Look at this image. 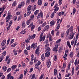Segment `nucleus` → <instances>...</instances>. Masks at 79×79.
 Masks as SVG:
<instances>
[{
    "mask_svg": "<svg viewBox=\"0 0 79 79\" xmlns=\"http://www.w3.org/2000/svg\"><path fill=\"white\" fill-rule=\"evenodd\" d=\"M32 6L31 5L27 7V16H29L31 13V10H32Z\"/></svg>",
    "mask_w": 79,
    "mask_h": 79,
    "instance_id": "f257e3e1",
    "label": "nucleus"
},
{
    "mask_svg": "<svg viewBox=\"0 0 79 79\" xmlns=\"http://www.w3.org/2000/svg\"><path fill=\"white\" fill-rule=\"evenodd\" d=\"M43 36V33H41L40 36V41L42 42V40L44 41L45 40V35H44L43 36V37H42Z\"/></svg>",
    "mask_w": 79,
    "mask_h": 79,
    "instance_id": "f03ea898",
    "label": "nucleus"
},
{
    "mask_svg": "<svg viewBox=\"0 0 79 79\" xmlns=\"http://www.w3.org/2000/svg\"><path fill=\"white\" fill-rule=\"evenodd\" d=\"M12 16L11 15H9L6 17V23H8L11 19Z\"/></svg>",
    "mask_w": 79,
    "mask_h": 79,
    "instance_id": "7ed1b4c3",
    "label": "nucleus"
},
{
    "mask_svg": "<svg viewBox=\"0 0 79 79\" xmlns=\"http://www.w3.org/2000/svg\"><path fill=\"white\" fill-rule=\"evenodd\" d=\"M71 29L70 31V35H69V37L70 39H72L73 37L72 36V34L73 33V28L71 27Z\"/></svg>",
    "mask_w": 79,
    "mask_h": 79,
    "instance_id": "20e7f679",
    "label": "nucleus"
},
{
    "mask_svg": "<svg viewBox=\"0 0 79 79\" xmlns=\"http://www.w3.org/2000/svg\"><path fill=\"white\" fill-rule=\"evenodd\" d=\"M58 45H56L52 49L53 51H54V52H58Z\"/></svg>",
    "mask_w": 79,
    "mask_h": 79,
    "instance_id": "39448f33",
    "label": "nucleus"
},
{
    "mask_svg": "<svg viewBox=\"0 0 79 79\" xmlns=\"http://www.w3.org/2000/svg\"><path fill=\"white\" fill-rule=\"evenodd\" d=\"M31 61H34V63H35V62H37V59H36V58L35 57L34 58V55H31Z\"/></svg>",
    "mask_w": 79,
    "mask_h": 79,
    "instance_id": "423d86ee",
    "label": "nucleus"
},
{
    "mask_svg": "<svg viewBox=\"0 0 79 79\" xmlns=\"http://www.w3.org/2000/svg\"><path fill=\"white\" fill-rule=\"evenodd\" d=\"M68 50H66L65 51V53L64 55L63 56V58H64V60H66L67 59L66 57L67 56V54L66 53H68Z\"/></svg>",
    "mask_w": 79,
    "mask_h": 79,
    "instance_id": "0eeeda50",
    "label": "nucleus"
},
{
    "mask_svg": "<svg viewBox=\"0 0 79 79\" xmlns=\"http://www.w3.org/2000/svg\"><path fill=\"white\" fill-rule=\"evenodd\" d=\"M49 29V25H48L46 26L44 29H43V31H46L47 30H48Z\"/></svg>",
    "mask_w": 79,
    "mask_h": 79,
    "instance_id": "6e6552de",
    "label": "nucleus"
},
{
    "mask_svg": "<svg viewBox=\"0 0 79 79\" xmlns=\"http://www.w3.org/2000/svg\"><path fill=\"white\" fill-rule=\"evenodd\" d=\"M38 15L37 18H39L40 17V16L41 17H42L43 16V13H42V12H40V14H38Z\"/></svg>",
    "mask_w": 79,
    "mask_h": 79,
    "instance_id": "1a4fd4ad",
    "label": "nucleus"
},
{
    "mask_svg": "<svg viewBox=\"0 0 79 79\" xmlns=\"http://www.w3.org/2000/svg\"><path fill=\"white\" fill-rule=\"evenodd\" d=\"M6 8V5H4L2 8H0V11H4Z\"/></svg>",
    "mask_w": 79,
    "mask_h": 79,
    "instance_id": "9d476101",
    "label": "nucleus"
},
{
    "mask_svg": "<svg viewBox=\"0 0 79 79\" xmlns=\"http://www.w3.org/2000/svg\"><path fill=\"white\" fill-rule=\"evenodd\" d=\"M50 55V52L48 51L45 54V56L46 57H48Z\"/></svg>",
    "mask_w": 79,
    "mask_h": 79,
    "instance_id": "9b49d317",
    "label": "nucleus"
},
{
    "mask_svg": "<svg viewBox=\"0 0 79 79\" xmlns=\"http://www.w3.org/2000/svg\"><path fill=\"white\" fill-rule=\"evenodd\" d=\"M37 45H35V44H33L31 45V48H33V49H35V48L37 47Z\"/></svg>",
    "mask_w": 79,
    "mask_h": 79,
    "instance_id": "f8f14e48",
    "label": "nucleus"
},
{
    "mask_svg": "<svg viewBox=\"0 0 79 79\" xmlns=\"http://www.w3.org/2000/svg\"><path fill=\"white\" fill-rule=\"evenodd\" d=\"M6 44V40H4L1 43L2 46H4Z\"/></svg>",
    "mask_w": 79,
    "mask_h": 79,
    "instance_id": "ddd939ff",
    "label": "nucleus"
},
{
    "mask_svg": "<svg viewBox=\"0 0 79 79\" xmlns=\"http://www.w3.org/2000/svg\"><path fill=\"white\" fill-rule=\"evenodd\" d=\"M41 60H42V61H44V60H45V56L44 54H43L42 55Z\"/></svg>",
    "mask_w": 79,
    "mask_h": 79,
    "instance_id": "4468645a",
    "label": "nucleus"
},
{
    "mask_svg": "<svg viewBox=\"0 0 79 79\" xmlns=\"http://www.w3.org/2000/svg\"><path fill=\"white\" fill-rule=\"evenodd\" d=\"M26 26V24L25 23V22H23L22 23V28H24Z\"/></svg>",
    "mask_w": 79,
    "mask_h": 79,
    "instance_id": "2eb2a0df",
    "label": "nucleus"
},
{
    "mask_svg": "<svg viewBox=\"0 0 79 79\" xmlns=\"http://www.w3.org/2000/svg\"><path fill=\"white\" fill-rule=\"evenodd\" d=\"M71 28L70 29V30L69 29H68L66 31V34L67 35H68L69 34V33L71 32Z\"/></svg>",
    "mask_w": 79,
    "mask_h": 79,
    "instance_id": "dca6fc26",
    "label": "nucleus"
},
{
    "mask_svg": "<svg viewBox=\"0 0 79 79\" xmlns=\"http://www.w3.org/2000/svg\"><path fill=\"white\" fill-rule=\"evenodd\" d=\"M17 66L16 65H13L11 67V68L12 69L13 71H14L16 69V68L17 67Z\"/></svg>",
    "mask_w": 79,
    "mask_h": 79,
    "instance_id": "f3484780",
    "label": "nucleus"
},
{
    "mask_svg": "<svg viewBox=\"0 0 79 79\" xmlns=\"http://www.w3.org/2000/svg\"><path fill=\"white\" fill-rule=\"evenodd\" d=\"M67 44L68 46V47H69V48H71V46L70 45V43H69V41L67 42Z\"/></svg>",
    "mask_w": 79,
    "mask_h": 79,
    "instance_id": "a211bd4d",
    "label": "nucleus"
},
{
    "mask_svg": "<svg viewBox=\"0 0 79 79\" xmlns=\"http://www.w3.org/2000/svg\"><path fill=\"white\" fill-rule=\"evenodd\" d=\"M60 25L58 24L56 27V28L55 30V31H57L59 29V28H60Z\"/></svg>",
    "mask_w": 79,
    "mask_h": 79,
    "instance_id": "6ab92c4d",
    "label": "nucleus"
},
{
    "mask_svg": "<svg viewBox=\"0 0 79 79\" xmlns=\"http://www.w3.org/2000/svg\"><path fill=\"white\" fill-rule=\"evenodd\" d=\"M47 64H48L47 66L48 67H50V65H51V61H49L47 63Z\"/></svg>",
    "mask_w": 79,
    "mask_h": 79,
    "instance_id": "aec40b11",
    "label": "nucleus"
},
{
    "mask_svg": "<svg viewBox=\"0 0 79 79\" xmlns=\"http://www.w3.org/2000/svg\"><path fill=\"white\" fill-rule=\"evenodd\" d=\"M54 75H55V76L56 75V74H57V70L56 69H55L54 70Z\"/></svg>",
    "mask_w": 79,
    "mask_h": 79,
    "instance_id": "412c9836",
    "label": "nucleus"
},
{
    "mask_svg": "<svg viewBox=\"0 0 79 79\" xmlns=\"http://www.w3.org/2000/svg\"><path fill=\"white\" fill-rule=\"evenodd\" d=\"M42 1L40 0H38V5L40 6V5H41V4H42Z\"/></svg>",
    "mask_w": 79,
    "mask_h": 79,
    "instance_id": "4be33fe9",
    "label": "nucleus"
},
{
    "mask_svg": "<svg viewBox=\"0 0 79 79\" xmlns=\"http://www.w3.org/2000/svg\"><path fill=\"white\" fill-rule=\"evenodd\" d=\"M41 64L40 61H38L37 63H36L35 66H39Z\"/></svg>",
    "mask_w": 79,
    "mask_h": 79,
    "instance_id": "5701e85b",
    "label": "nucleus"
},
{
    "mask_svg": "<svg viewBox=\"0 0 79 79\" xmlns=\"http://www.w3.org/2000/svg\"><path fill=\"white\" fill-rule=\"evenodd\" d=\"M46 49L45 50V52H48V51H50V48L49 47H47V48H46Z\"/></svg>",
    "mask_w": 79,
    "mask_h": 79,
    "instance_id": "b1692460",
    "label": "nucleus"
},
{
    "mask_svg": "<svg viewBox=\"0 0 79 79\" xmlns=\"http://www.w3.org/2000/svg\"><path fill=\"white\" fill-rule=\"evenodd\" d=\"M50 23L51 26H52V25H54L55 24V22L54 21H52L50 22Z\"/></svg>",
    "mask_w": 79,
    "mask_h": 79,
    "instance_id": "393cba45",
    "label": "nucleus"
},
{
    "mask_svg": "<svg viewBox=\"0 0 79 79\" xmlns=\"http://www.w3.org/2000/svg\"><path fill=\"white\" fill-rule=\"evenodd\" d=\"M31 19H29L27 21V25H29V24H30V23H31Z\"/></svg>",
    "mask_w": 79,
    "mask_h": 79,
    "instance_id": "a878e982",
    "label": "nucleus"
},
{
    "mask_svg": "<svg viewBox=\"0 0 79 79\" xmlns=\"http://www.w3.org/2000/svg\"><path fill=\"white\" fill-rule=\"evenodd\" d=\"M24 53L25 55H28V53L27 52V51L26 50H24Z\"/></svg>",
    "mask_w": 79,
    "mask_h": 79,
    "instance_id": "bb28decb",
    "label": "nucleus"
},
{
    "mask_svg": "<svg viewBox=\"0 0 79 79\" xmlns=\"http://www.w3.org/2000/svg\"><path fill=\"white\" fill-rule=\"evenodd\" d=\"M38 48L36 50V51H35V53L37 54L39 52V48L38 47Z\"/></svg>",
    "mask_w": 79,
    "mask_h": 79,
    "instance_id": "cd10ccee",
    "label": "nucleus"
},
{
    "mask_svg": "<svg viewBox=\"0 0 79 79\" xmlns=\"http://www.w3.org/2000/svg\"><path fill=\"white\" fill-rule=\"evenodd\" d=\"M13 52H14L15 55L16 56L17 55V53H16V52H17L16 51V50H15V49H14L13 50Z\"/></svg>",
    "mask_w": 79,
    "mask_h": 79,
    "instance_id": "c85d7f7f",
    "label": "nucleus"
},
{
    "mask_svg": "<svg viewBox=\"0 0 79 79\" xmlns=\"http://www.w3.org/2000/svg\"><path fill=\"white\" fill-rule=\"evenodd\" d=\"M54 59L55 60V61H56V60H57V56L56 55H55Z\"/></svg>",
    "mask_w": 79,
    "mask_h": 79,
    "instance_id": "c756f323",
    "label": "nucleus"
},
{
    "mask_svg": "<svg viewBox=\"0 0 79 79\" xmlns=\"http://www.w3.org/2000/svg\"><path fill=\"white\" fill-rule=\"evenodd\" d=\"M77 59H76L74 62V64L75 65V66H76L77 64V65L78 64H77Z\"/></svg>",
    "mask_w": 79,
    "mask_h": 79,
    "instance_id": "7c9ffc66",
    "label": "nucleus"
},
{
    "mask_svg": "<svg viewBox=\"0 0 79 79\" xmlns=\"http://www.w3.org/2000/svg\"><path fill=\"white\" fill-rule=\"evenodd\" d=\"M3 70L4 71H6V69H7V68L6 66H4L3 67Z\"/></svg>",
    "mask_w": 79,
    "mask_h": 79,
    "instance_id": "2f4dec72",
    "label": "nucleus"
},
{
    "mask_svg": "<svg viewBox=\"0 0 79 79\" xmlns=\"http://www.w3.org/2000/svg\"><path fill=\"white\" fill-rule=\"evenodd\" d=\"M20 33L21 34H25V33H26V31L24 30L22 31Z\"/></svg>",
    "mask_w": 79,
    "mask_h": 79,
    "instance_id": "473e14b6",
    "label": "nucleus"
},
{
    "mask_svg": "<svg viewBox=\"0 0 79 79\" xmlns=\"http://www.w3.org/2000/svg\"><path fill=\"white\" fill-rule=\"evenodd\" d=\"M54 16H55L54 13H52L51 15V18H53L54 17Z\"/></svg>",
    "mask_w": 79,
    "mask_h": 79,
    "instance_id": "72a5a7b5",
    "label": "nucleus"
},
{
    "mask_svg": "<svg viewBox=\"0 0 79 79\" xmlns=\"http://www.w3.org/2000/svg\"><path fill=\"white\" fill-rule=\"evenodd\" d=\"M10 40H11V39L9 38L8 39L7 43V45H8V44H9V42H10Z\"/></svg>",
    "mask_w": 79,
    "mask_h": 79,
    "instance_id": "f704fd0d",
    "label": "nucleus"
},
{
    "mask_svg": "<svg viewBox=\"0 0 79 79\" xmlns=\"http://www.w3.org/2000/svg\"><path fill=\"white\" fill-rule=\"evenodd\" d=\"M39 12V10H36L34 13L35 15H37Z\"/></svg>",
    "mask_w": 79,
    "mask_h": 79,
    "instance_id": "c9c22d12",
    "label": "nucleus"
},
{
    "mask_svg": "<svg viewBox=\"0 0 79 79\" xmlns=\"http://www.w3.org/2000/svg\"><path fill=\"white\" fill-rule=\"evenodd\" d=\"M76 10L75 8H74L73 9V15H74V14L75 13H76Z\"/></svg>",
    "mask_w": 79,
    "mask_h": 79,
    "instance_id": "e433bc0d",
    "label": "nucleus"
},
{
    "mask_svg": "<svg viewBox=\"0 0 79 79\" xmlns=\"http://www.w3.org/2000/svg\"><path fill=\"white\" fill-rule=\"evenodd\" d=\"M17 19V17H16V16H15L14 17V21H16Z\"/></svg>",
    "mask_w": 79,
    "mask_h": 79,
    "instance_id": "4c0bfd02",
    "label": "nucleus"
},
{
    "mask_svg": "<svg viewBox=\"0 0 79 79\" xmlns=\"http://www.w3.org/2000/svg\"><path fill=\"white\" fill-rule=\"evenodd\" d=\"M16 5V2H13V3L12 4V6H15Z\"/></svg>",
    "mask_w": 79,
    "mask_h": 79,
    "instance_id": "58836bf2",
    "label": "nucleus"
},
{
    "mask_svg": "<svg viewBox=\"0 0 79 79\" xmlns=\"http://www.w3.org/2000/svg\"><path fill=\"white\" fill-rule=\"evenodd\" d=\"M6 55V51H5L4 52H3L2 54V56H5Z\"/></svg>",
    "mask_w": 79,
    "mask_h": 79,
    "instance_id": "ea45409f",
    "label": "nucleus"
},
{
    "mask_svg": "<svg viewBox=\"0 0 79 79\" xmlns=\"http://www.w3.org/2000/svg\"><path fill=\"white\" fill-rule=\"evenodd\" d=\"M35 25H33L31 27V30L33 31V29L34 28V27H35Z\"/></svg>",
    "mask_w": 79,
    "mask_h": 79,
    "instance_id": "a19ab883",
    "label": "nucleus"
},
{
    "mask_svg": "<svg viewBox=\"0 0 79 79\" xmlns=\"http://www.w3.org/2000/svg\"><path fill=\"white\" fill-rule=\"evenodd\" d=\"M27 50H29L31 49V46H28L27 48H26Z\"/></svg>",
    "mask_w": 79,
    "mask_h": 79,
    "instance_id": "79ce46f5",
    "label": "nucleus"
},
{
    "mask_svg": "<svg viewBox=\"0 0 79 79\" xmlns=\"http://www.w3.org/2000/svg\"><path fill=\"white\" fill-rule=\"evenodd\" d=\"M36 8V5L34 6L32 8L33 10V11H34V10H35V9Z\"/></svg>",
    "mask_w": 79,
    "mask_h": 79,
    "instance_id": "37998d69",
    "label": "nucleus"
},
{
    "mask_svg": "<svg viewBox=\"0 0 79 79\" xmlns=\"http://www.w3.org/2000/svg\"><path fill=\"white\" fill-rule=\"evenodd\" d=\"M11 77V74L9 73L8 74V75L7 76V79H8L10 78V77Z\"/></svg>",
    "mask_w": 79,
    "mask_h": 79,
    "instance_id": "c03bdc74",
    "label": "nucleus"
},
{
    "mask_svg": "<svg viewBox=\"0 0 79 79\" xmlns=\"http://www.w3.org/2000/svg\"><path fill=\"white\" fill-rule=\"evenodd\" d=\"M23 75L21 74L19 79H22V78H23Z\"/></svg>",
    "mask_w": 79,
    "mask_h": 79,
    "instance_id": "a18cd8bd",
    "label": "nucleus"
},
{
    "mask_svg": "<svg viewBox=\"0 0 79 79\" xmlns=\"http://www.w3.org/2000/svg\"><path fill=\"white\" fill-rule=\"evenodd\" d=\"M60 42H61V39H59L56 41V44H59Z\"/></svg>",
    "mask_w": 79,
    "mask_h": 79,
    "instance_id": "49530a36",
    "label": "nucleus"
},
{
    "mask_svg": "<svg viewBox=\"0 0 79 79\" xmlns=\"http://www.w3.org/2000/svg\"><path fill=\"white\" fill-rule=\"evenodd\" d=\"M6 12H5L4 13V15L3 16V17L4 18H5V16H6Z\"/></svg>",
    "mask_w": 79,
    "mask_h": 79,
    "instance_id": "de8ad7c7",
    "label": "nucleus"
},
{
    "mask_svg": "<svg viewBox=\"0 0 79 79\" xmlns=\"http://www.w3.org/2000/svg\"><path fill=\"white\" fill-rule=\"evenodd\" d=\"M27 69H25L24 70V76H26V73H27Z\"/></svg>",
    "mask_w": 79,
    "mask_h": 79,
    "instance_id": "09e8293b",
    "label": "nucleus"
},
{
    "mask_svg": "<svg viewBox=\"0 0 79 79\" xmlns=\"http://www.w3.org/2000/svg\"><path fill=\"white\" fill-rule=\"evenodd\" d=\"M10 61H11V59L10 58L8 59V60L7 61V64H10Z\"/></svg>",
    "mask_w": 79,
    "mask_h": 79,
    "instance_id": "8fccbe9b",
    "label": "nucleus"
},
{
    "mask_svg": "<svg viewBox=\"0 0 79 79\" xmlns=\"http://www.w3.org/2000/svg\"><path fill=\"white\" fill-rule=\"evenodd\" d=\"M71 66V63H69L68 65V68L69 69V70L70 69V66Z\"/></svg>",
    "mask_w": 79,
    "mask_h": 79,
    "instance_id": "3c124183",
    "label": "nucleus"
},
{
    "mask_svg": "<svg viewBox=\"0 0 79 79\" xmlns=\"http://www.w3.org/2000/svg\"><path fill=\"white\" fill-rule=\"evenodd\" d=\"M79 65H77L75 69V70L76 71H77L78 70V69H79Z\"/></svg>",
    "mask_w": 79,
    "mask_h": 79,
    "instance_id": "603ef678",
    "label": "nucleus"
},
{
    "mask_svg": "<svg viewBox=\"0 0 79 79\" xmlns=\"http://www.w3.org/2000/svg\"><path fill=\"white\" fill-rule=\"evenodd\" d=\"M73 52H71L70 53V57H73Z\"/></svg>",
    "mask_w": 79,
    "mask_h": 79,
    "instance_id": "864d4df0",
    "label": "nucleus"
},
{
    "mask_svg": "<svg viewBox=\"0 0 79 79\" xmlns=\"http://www.w3.org/2000/svg\"><path fill=\"white\" fill-rule=\"evenodd\" d=\"M14 40H14V39L11 40V42H10V44H12V43H13V42H14Z\"/></svg>",
    "mask_w": 79,
    "mask_h": 79,
    "instance_id": "5fc2aeb1",
    "label": "nucleus"
},
{
    "mask_svg": "<svg viewBox=\"0 0 79 79\" xmlns=\"http://www.w3.org/2000/svg\"><path fill=\"white\" fill-rule=\"evenodd\" d=\"M78 36H79V34H77L76 35V40H77V39H78V38H79Z\"/></svg>",
    "mask_w": 79,
    "mask_h": 79,
    "instance_id": "6e6d98bb",
    "label": "nucleus"
},
{
    "mask_svg": "<svg viewBox=\"0 0 79 79\" xmlns=\"http://www.w3.org/2000/svg\"><path fill=\"white\" fill-rule=\"evenodd\" d=\"M21 4L22 5V6H23L25 4V3L24 2H22Z\"/></svg>",
    "mask_w": 79,
    "mask_h": 79,
    "instance_id": "4d7b16f0",
    "label": "nucleus"
},
{
    "mask_svg": "<svg viewBox=\"0 0 79 79\" xmlns=\"http://www.w3.org/2000/svg\"><path fill=\"white\" fill-rule=\"evenodd\" d=\"M41 28H42V27H39L38 28V31H40V30H41Z\"/></svg>",
    "mask_w": 79,
    "mask_h": 79,
    "instance_id": "13d9d810",
    "label": "nucleus"
},
{
    "mask_svg": "<svg viewBox=\"0 0 79 79\" xmlns=\"http://www.w3.org/2000/svg\"><path fill=\"white\" fill-rule=\"evenodd\" d=\"M31 37L32 39H34L35 37V34H33L31 35Z\"/></svg>",
    "mask_w": 79,
    "mask_h": 79,
    "instance_id": "bf43d9fd",
    "label": "nucleus"
},
{
    "mask_svg": "<svg viewBox=\"0 0 79 79\" xmlns=\"http://www.w3.org/2000/svg\"><path fill=\"white\" fill-rule=\"evenodd\" d=\"M43 23V21L41 20L39 22V24H42Z\"/></svg>",
    "mask_w": 79,
    "mask_h": 79,
    "instance_id": "052dcab7",
    "label": "nucleus"
},
{
    "mask_svg": "<svg viewBox=\"0 0 79 79\" xmlns=\"http://www.w3.org/2000/svg\"><path fill=\"white\" fill-rule=\"evenodd\" d=\"M35 74H33L32 75V77L31 79H34V78H35Z\"/></svg>",
    "mask_w": 79,
    "mask_h": 79,
    "instance_id": "680f3d73",
    "label": "nucleus"
},
{
    "mask_svg": "<svg viewBox=\"0 0 79 79\" xmlns=\"http://www.w3.org/2000/svg\"><path fill=\"white\" fill-rule=\"evenodd\" d=\"M49 47V44H48L45 45V48L46 49L47 47Z\"/></svg>",
    "mask_w": 79,
    "mask_h": 79,
    "instance_id": "e2e57ef3",
    "label": "nucleus"
},
{
    "mask_svg": "<svg viewBox=\"0 0 79 79\" xmlns=\"http://www.w3.org/2000/svg\"><path fill=\"white\" fill-rule=\"evenodd\" d=\"M7 48V46H6L3 47H2V50H4V49H5V48Z\"/></svg>",
    "mask_w": 79,
    "mask_h": 79,
    "instance_id": "0e129e2a",
    "label": "nucleus"
},
{
    "mask_svg": "<svg viewBox=\"0 0 79 79\" xmlns=\"http://www.w3.org/2000/svg\"><path fill=\"white\" fill-rule=\"evenodd\" d=\"M25 43H24L23 42L22 44L21 45V47L22 48H23L24 47V45Z\"/></svg>",
    "mask_w": 79,
    "mask_h": 79,
    "instance_id": "69168bd1",
    "label": "nucleus"
},
{
    "mask_svg": "<svg viewBox=\"0 0 79 79\" xmlns=\"http://www.w3.org/2000/svg\"><path fill=\"white\" fill-rule=\"evenodd\" d=\"M33 68H31L30 69V73H31V72H32V71H33Z\"/></svg>",
    "mask_w": 79,
    "mask_h": 79,
    "instance_id": "338daca9",
    "label": "nucleus"
},
{
    "mask_svg": "<svg viewBox=\"0 0 79 79\" xmlns=\"http://www.w3.org/2000/svg\"><path fill=\"white\" fill-rule=\"evenodd\" d=\"M58 10H59V8L58 7H56L54 9V10H56V11H57Z\"/></svg>",
    "mask_w": 79,
    "mask_h": 79,
    "instance_id": "774afa93",
    "label": "nucleus"
}]
</instances>
